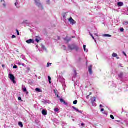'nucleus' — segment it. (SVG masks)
Segmentation results:
<instances>
[{"label":"nucleus","instance_id":"nucleus-1","mask_svg":"<svg viewBox=\"0 0 128 128\" xmlns=\"http://www.w3.org/2000/svg\"><path fill=\"white\" fill-rule=\"evenodd\" d=\"M68 48L70 50H76V52H78V50H80L78 46L74 44L69 46Z\"/></svg>","mask_w":128,"mask_h":128},{"label":"nucleus","instance_id":"nucleus-2","mask_svg":"<svg viewBox=\"0 0 128 128\" xmlns=\"http://www.w3.org/2000/svg\"><path fill=\"white\" fill-rule=\"evenodd\" d=\"M9 76L10 80H12V82L13 84H16V77H14V74H10Z\"/></svg>","mask_w":128,"mask_h":128},{"label":"nucleus","instance_id":"nucleus-3","mask_svg":"<svg viewBox=\"0 0 128 128\" xmlns=\"http://www.w3.org/2000/svg\"><path fill=\"white\" fill-rule=\"evenodd\" d=\"M36 6H38L39 8H40L42 10H44V6L42 5L40 1V0H35Z\"/></svg>","mask_w":128,"mask_h":128},{"label":"nucleus","instance_id":"nucleus-4","mask_svg":"<svg viewBox=\"0 0 128 128\" xmlns=\"http://www.w3.org/2000/svg\"><path fill=\"white\" fill-rule=\"evenodd\" d=\"M68 20V22H70V24H72V26H74V24H76V22L73 20L72 18V17L70 18H69Z\"/></svg>","mask_w":128,"mask_h":128},{"label":"nucleus","instance_id":"nucleus-5","mask_svg":"<svg viewBox=\"0 0 128 128\" xmlns=\"http://www.w3.org/2000/svg\"><path fill=\"white\" fill-rule=\"evenodd\" d=\"M88 68L90 74H92V66L90 65Z\"/></svg>","mask_w":128,"mask_h":128},{"label":"nucleus","instance_id":"nucleus-6","mask_svg":"<svg viewBox=\"0 0 128 128\" xmlns=\"http://www.w3.org/2000/svg\"><path fill=\"white\" fill-rule=\"evenodd\" d=\"M26 42L27 44H34V40H32V39H30V40H28Z\"/></svg>","mask_w":128,"mask_h":128},{"label":"nucleus","instance_id":"nucleus-7","mask_svg":"<svg viewBox=\"0 0 128 128\" xmlns=\"http://www.w3.org/2000/svg\"><path fill=\"white\" fill-rule=\"evenodd\" d=\"M60 101L62 104H65L66 106H68V103L66 102V101H64V99H60Z\"/></svg>","mask_w":128,"mask_h":128},{"label":"nucleus","instance_id":"nucleus-8","mask_svg":"<svg viewBox=\"0 0 128 128\" xmlns=\"http://www.w3.org/2000/svg\"><path fill=\"white\" fill-rule=\"evenodd\" d=\"M96 98L94 97L92 98H91V102L92 104H94V102H96Z\"/></svg>","mask_w":128,"mask_h":128},{"label":"nucleus","instance_id":"nucleus-9","mask_svg":"<svg viewBox=\"0 0 128 128\" xmlns=\"http://www.w3.org/2000/svg\"><path fill=\"white\" fill-rule=\"evenodd\" d=\"M42 114H43V116H46V114H48V112H46V110H44L42 111Z\"/></svg>","mask_w":128,"mask_h":128},{"label":"nucleus","instance_id":"nucleus-10","mask_svg":"<svg viewBox=\"0 0 128 128\" xmlns=\"http://www.w3.org/2000/svg\"><path fill=\"white\" fill-rule=\"evenodd\" d=\"M103 36L105 38H112V35H110L108 34H105L103 35Z\"/></svg>","mask_w":128,"mask_h":128},{"label":"nucleus","instance_id":"nucleus-11","mask_svg":"<svg viewBox=\"0 0 128 128\" xmlns=\"http://www.w3.org/2000/svg\"><path fill=\"white\" fill-rule=\"evenodd\" d=\"M54 92L57 98H60V96H58V90H54Z\"/></svg>","mask_w":128,"mask_h":128},{"label":"nucleus","instance_id":"nucleus-12","mask_svg":"<svg viewBox=\"0 0 128 128\" xmlns=\"http://www.w3.org/2000/svg\"><path fill=\"white\" fill-rule=\"evenodd\" d=\"M118 6H124V3H123V2H118Z\"/></svg>","mask_w":128,"mask_h":128},{"label":"nucleus","instance_id":"nucleus-13","mask_svg":"<svg viewBox=\"0 0 128 128\" xmlns=\"http://www.w3.org/2000/svg\"><path fill=\"white\" fill-rule=\"evenodd\" d=\"M18 126H20V128H24V124L22 122H19Z\"/></svg>","mask_w":128,"mask_h":128},{"label":"nucleus","instance_id":"nucleus-14","mask_svg":"<svg viewBox=\"0 0 128 128\" xmlns=\"http://www.w3.org/2000/svg\"><path fill=\"white\" fill-rule=\"evenodd\" d=\"M48 80H49V84H52V78H50V76H48Z\"/></svg>","mask_w":128,"mask_h":128},{"label":"nucleus","instance_id":"nucleus-15","mask_svg":"<svg viewBox=\"0 0 128 128\" xmlns=\"http://www.w3.org/2000/svg\"><path fill=\"white\" fill-rule=\"evenodd\" d=\"M35 40L38 43L40 42V38H36Z\"/></svg>","mask_w":128,"mask_h":128},{"label":"nucleus","instance_id":"nucleus-16","mask_svg":"<svg viewBox=\"0 0 128 128\" xmlns=\"http://www.w3.org/2000/svg\"><path fill=\"white\" fill-rule=\"evenodd\" d=\"M23 90V92H28V90H26V88L24 87V88H22Z\"/></svg>","mask_w":128,"mask_h":128},{"label":"nucleus","instance_id":"nucleus-17","mask_svg":"<svg viewBox=\"0 0 128 128\" xmlns=\"http://www.w3.org/2000/svg\"><path fill=\"white\" fill-rule=\"evenodd\" d=\"M112 56H113V58H116L118 56V54H116V53H114L112 54Z\"/></svg>","mask_w":128,"mask_h":128},{"label":"nucleus","instance_id":"nucleus-18","mask_svg":"<svg viewBox=\"0 0 128 128\" xmlns=\"http://www.w3.org/2000/svg\"><path fill=\"white\" fill-rule=\"evenodd\" d=\"M54 110V112H59L60 109H58V108H55Z\"/></svg>","mask_w":128,"mask_h":128},{"label":"nucleus","instance_id":"nucleus-19","mask_svg":"<svg viewBox=\"0 0 128 128\" xmlns=\"http://www.w3.org/2000/svg\"><path fill=\"white\" fill-rule=\"evenodd\" d=\"M124 24H125L126 26H128V21H124L123 22Z\"/></svg>","mask_w":128,"mask_h":128},{"label":"nucleus","instance_id":"nucleus-20","mask_svg":"<svg viewBox=\"0 0 128 128\" xmlns=\"http://www.w3.org/2000/svg\"><path fill=\"white\" fill-rule=\"evenodd\" d=\"M90 36H92V38H93V40H95V42H96V38H94V37L92 34L90 33Z\"/></svg>","mask_w":128,"mask_h":128},{"label":"nucleus","instance_id":"nucleus-21","mask_svg":"<svg viewBox=\"0 0 128 128\" xmlns=\"http://www.w3.org/2000/svg\"><path fill=\"white\" fill-rule=\"evenodd\" d=\"M42 50H46V46L44 45L42 46Z\"/></svg>","mask_w":128,"mask_h":128},{"label":"nucleus","instance_id":"nucleus-22","mask_svg":"<svg viewBox=\"0 0 128 128\" xmlns=\"http://www.w3.org/2000/svg\"><path fill=\"white\" fill-rule=\"evenodd\" d=\"M36 91L38 92H40V89L37 88L36 89Z\"/></svg>","mask_w":128,"mask_h":128},{"label":"nucleus","instance_id":"nucleus-23","mask_svg":"<svg viewBox=\"0 0 128 128\" xmlns=\"http://www.w3.org/2000/svg\"><path fill=\"white\" fill-rule=\"evenodd\" d=\"M74 104H78V100H76L73 102Z\"/></svg>","mask_w":128,"mask_h":128},{"label":"nucleus","instance_id":"nucleus-24","mask_svg":"<svg viewBox=\"0 0 128 128\" xmlns=\"http://www.w3.org/2000/svg\"><path fill=\"white\" fill-rule=\"evenodd\" d=\"M110 118L112 120H114V116L112 115H110Z\"/></svg>","mask_w":128,"mask_h":128},{"label":"nucleus","instance_id":"nucleus-25","mask_svg":"<svg viewBox=\"0 0 128 128\" xmlns=\"http://www.w3.org/2000/svg\"><path fill=\"white\" fill-rule=\"evenodd\" d=\"M124 31V28L120 29V32H123Z\"/></svg>","mask_w":128,"mask_h":128},{"label":"nucleus","instance_id":"nucleus-26","mask_svg":"<svg viewBox=\"0 0 128 128\" xmlns=\"http://www.w3.org/2000/svg\"><path fill=\"white\" fill-rule=\"evenodd\" d=\"M51 64H52L48 63V64H47V67L48 68V66H50Z\"/></svg>","mask_w":128,"mask_h":128},{"label":"nucleus","instance_id":"nucleus-27","mask_svg":"<svg viewBox=\"0 0 128 128\" xmlns=\"http://www.w3.org/2000/svg\"><path fill=\"white\" fill-rule=\"evenodd\" d=\"M76 112H80H80H82L80 110H78V108H76Z\"/></svg>","mask_w":128,"mask_h":128},{"label":"nucleus","instance_id":"nucleus-28","mask_svg":"<svg viewBox=\"0 0 128 128\" xmlns=\"http://www.w3.org/2000/svg\"><path fill=\"white\" fill-rule=\"evenodd\" d=\"M86 45L84 46V52H86Z\"/></svg>","mask_w":128,"mask_h":128},{"label":"nucleus","instance_id":"nucleus-29","mask_svg":"<svg viewBox=\"0 0 128 128\" xmlns=\"http://www.w3.org/2000/svg\"><path fill=\"white\" fill-rule=\"evenodd\" d=\"M16 32H17L18 36H20V32H18V30H16Z\"/></svg>","mask_w":128,"mask_h":128},{"label":"nucleus","instance_id":"nucleus-30","mask_svg":"<svg viewBox=\"0 0 128 128\" xmlns=\"http://www.w3.org/2000/svg\"><path fill=\"white\" fill-rule=\"evenodd\" d=\"M123 54H124V56H128L126 55V52H123Z\"/></svg>","mask_w":128,"mask_h":128},{"label":"nucleus","instance_id":"nucleus-31","mask_svg":"<svg viewBox=\"0 0 128 128\" xmlns=\"http://www.w3.org/2000/svg\"><path fill=\"white\" fill-rule=\"evenodd\" d=\"M13 68H18V66H13Z\"/></svg>","mask_w":128,"mask_h":128},{"label":"nucleus","instance_id":"nucleus-32","mask_svg":"<svg viewBox=\"0 0 128 128\" xmlns=\"http://www.w3.org/2000/svg\"><path fill=\"white\" fill-rule=\"evenodd\" d=\"M16 38V36H14V35H13V36H12V38Z\"/></svg>","mask_w":128,"mask_h":128},{"label":"nucleus","instance_id":"nucleus-33","mask_svg":"<svg viewBox=\"0 0 128 128\" xmlns=\"http://www.w3.org/2000/svg\"><path fill=\"white\" fill-rule=\"evenodd\" d=\"M18 100H22V98L19 97V98H18Z\"/></svg>","mask_w":128,"mask_h":128},{"label":"nucleus","instance_id":"nucleus-34","mask_svg":"<svg viewBox=\"0 0 128 128\" xmlns=\"http://www.w3.org/2000/svg\"><path fill=\"white\" fill-rule=\"evenodd\" d=\"M3 6H4V8H6V4H3Z\"/></svg>","mask_w":128,"mask_h":128},{"label":"nucleus","instance_id":"nucleus-35","mask_svg":"<svg viewBox=\"0 0 128 128\" xmlns=\"http://www.w3.org/2000/svg\"><path fill=\"white\" fill-rule=\"evenodd\" d=\"M72 108H74V110H76V108L74 106H73Z\"/></svg>","mask_w":128,"mask_h":128},{"label":"nucleus","instance_id":"nucleus-36","mask_svg":"<svg viewBox=\"0 0 128 128\" xmlns=\"http://www.w3.org/2000/svg\"><path fill=\"white\" fill-rule=\"evenodd\" d=\"M104 109L102 108V109L101 110V112H104Z\"/></svg>","mask_w":128,"mask_h":128},{"label":"nucleus","instance_id":"nucleus-37","mask_svg":"<svg viewBox=\"0 0 128 128\" xmlns=\"http://www.w3.org/2000/svg\"><path fill=\"white\" fill-rule=\"evenodd\" d=\"M82 126H84V123H82L81 124Z\"/></svg>","mask_w":128,"mask_h":128},{"label":"nucleus","instance_id":"nucleus-38","mask_svg":"<svg viewBox=\"0 0 128 128\" xmlns=\"http://www.w3.org/2000/svg\"><path fill=\"white\" fill-rule=\"evenodd\" d=\"M86 98H87V99L90 98V95H88V96H87Z\"/></svg>","mask_w":128,"mask_h":128},{"label":"nucleus","instance_id":"nucleus-39","mask_svg":"<svg viewBox=\"0 0 128 128\" xmlns=\"http://www.w3.org/2000/svg\"><path fill=\"white\" fill-rule=\"evenodd\" d=\"M92 93L90 92V94L89 96H92Z\"/></svg>","mask_w":128,"mask_h":128},{"label":"nucleus","instance_id":"nucleus-40","mask_svg":"<svg viewBox=\"0 0 128 128\" xmlns=\"http://www.w3.org/2000/svg\"><path fill=\"white\" fill-rule=\"evenodd\" d=\"M58 40H60V36H58Z\"/></svg>","mask_w":128,"mask_h":128},{"label":"nucleus","instance_id":"nucleus-41","mask_svg":"<svg viewBox=\"0 0 128 128\" xmlns=\"http://www.w3.org/2000/svg\"><path fill=\"white\" fill-rule=\"evenodd\" d=\"M117 60H120V57H117Z\"/></svg>","mask_w":128,"mask_h":128},{"label":"nucleus","instance_id":"nucleus-42","mask_svg":"<svg viewBox=\"0 0 128 128\" xmlns=\"http://www.w3.org/2000/svg\"><path fill=\"white\" fill-rule=\"evenodd\" d=\"M95 36H98V34H96Z\"/></svg>","mask_w":128,"mask_h":128},{"label":"nucleus","instance_id":"nucleus-43","mask_svg":"<svg viewBox=\"0 0 128 128\" xmlns=\"http://www.w3.org/2000/svg\"><path fill=\"white\" fill-rule=\"evenodd\" d=\"M102 105H100V107L102 108Z\"/></svg>","mask_w":128,"mask_h":128},{"label":"nucleus","instance_id":"nucleus-44","mask_svg":"<svg viewBox=\"0 0 128 128\" xmlns=\"http://www.w3.org/2000/svg\"><path fill=\"white\" fill-rule=\"evenodd\" d=\"M72 38H76V37L72 36Z\"/></svg>","mask_w":128,"mask_h":128},{"label":"nucleus","instance_id":"nucleus-45","mask_svg":"<svg viewBox=\"0 0 128 128\" xmlns=\"http://www.w3.org/2000/svg\"><path fill=\"white\" fill-rule=\"evenodd\" d=\"M122 74H124L122 73V74H121V75L122 76Z\"/></svg>","mask_w":128,"mask_h":128},{"label":"nucleus","instance_id":"nucleus-46","mask_svg":"<svg viewBox=\"0 0 128 128\" xmlns=\"http://www.w3.org/2000/svg\"><path fill=\"white\" fill-rule=\"evenodd\" d=\"M15 6H16V3L15 4Z\"/></svg>","mask_w":128,"mask_h":128},{"label":"nucleus","instance_id":"nucleus-47","mask_svg":"<svg viewBox=\"0 0 128 128\" xmlns=\"http://www.w3.org/2000/svg\"><path fill=\"white\" fill-rule=\"evenodd\" d=\"M28 94V92H27V94Z\"/></svg>","mask_w":128,"mask_h":128},{"label":"nucleus","instance_id":"nucleus-48","mask_svg":"<svg viewBox=\"0 0 128 128\" xmlns=\"http://www.w3.org/2000/svg\"><path fill=\"white\" fill-rule=\"evenodd\" d=\"M2 66H4V65H2Z\"/></svg>","mask_w":128,"mask_h":128},{"label":"nucleus","instance_id":"nucleus-49","mask_svg":"<svg viewBox=\"0 0 128 128\" xmlns=\"http://www.w3.org/2000/svg\"><path fill=\"white\" fill-rule=\"evenodd\" d=\"M0 90H1V89H0Z\"/></svg>","mask_w":128,"mask_h":128}]
</instances>
